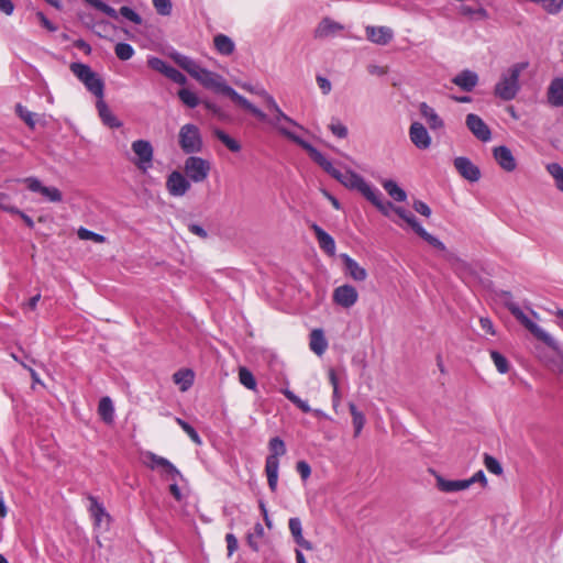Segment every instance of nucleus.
Returning a JSON list of instances; mask_svg holds the SVG:
<instances>
[{"mask_svg": "<svg viewBox=\"0 0 563 563\" xmlns=\"http://www.w3.org/2000/svg\"><path fill=\"white\" fill-rule=\"evenodd\" d=\"M283 395L291 401L295 406H297L303 412H310L312 409L308 405L307 401L300 399L297 395H295L290 389L285 388L282 389Z\"/></svg>", "mask_w": 563, "mask_h": 563, "instance_id": "obj_44", "label": "nucleus"}, {"mask_svg": "<svg viewBox=\"0 0 563 563\" xmlns=\"http://www.w3.org/2000/svg\"><path fill=\"white\" fill-rule=\"evenodd\" d=\"M239 380L240 383L246 387L247 389L255 390L256 389V379L252 372L246 367L239 368Z\"/></svg>", "mask_w": 563, "mask_h": 563, "instance_id": "obj_42", "label": "nucleus"}, {"mask_svg": "<svg viewBox=\"0 0 563 563\" xmlns=\"http://www.w3.org/2000/svg\"><path fill=\"white\" fill-rule=\"evenodd\" d=\"M527 67L528 63L521 62L504 70L495 85L494 95L504 101L515 99L520 90L519 77Z\"/></svg>", "mask_w": 563, "mask_h": 563, "instance_id": "obj_3", "label": "nucleus"}, {"mask_svg": "<svg viewBox=\"0 0 563 563\" xmlns=\"http://www.w3.org/2000/svg\"><path fill=\"white\" fill-rule=\"evenodd\" d=\"M545 169L553 178L556 189L563 192V167L558 163H549Z\"/></svg>", "mask_w": 563, "mask_h": 563, "instance_id": "obj_38", "label": "nucleus"}, {"mask_svg": "<svg viewBox=\"0 0 563 563\" xmlns=\"http://www.w3.org/2000/svg\"><path fill=\"white\" fill-rule=\"evenodd\" d=\"M269 451H271V454L268 456H275V459L283 456L286 453V446H285L284 441L277 437L271 439Z\"/></svg>", "mask_w": 563, "mask_h": 563, "instance_id": "obj_47", "label": "nucleus"}, {"mask_svg": "<svg viewBox=\"0 0 563 563\" xmlns=\"http://www.w3.org/2000/svg\"><path fill=\"white\" fill-rule=\"evenodd\" d=\"M548 101L554 107H563V78H554L548 88Z\"/></svg>", "mask_w": 563, "mask_h": 563, "instance_id": "obj_26", "label": "nucleus"}, {"mask_svg": "<svg viewBox=\"0 0 563 563\" xmlns=\"http://www.w3.org/2000/svg\"><path fill=\"white\" fill-rule=\"evenodd\" d=\"M147 65L148 67H151L152 69L163 74V75H166L167 71L169 70L170 66L168 64H166L163 59L158 58V57H151L147 59Z\"/></svg>", "mask_w": 563, "mask_h": 563, "instance_id": "obj_52", "label": "nucleus"}, {"mask_svg": "<svg viewBox=\"0 0 563 563\" xmlns=\"http://www.w3.org/2000/svg\"><path fill=\"white\" fill-rule=\"evenodd\" d=\"M194 372L191 369H179L173 375V380L181 391L188 390L194 384Z\"/></svg>", "mask_w": 563, "mask_h": 563, "instance_id": "obj_31", "label": "nucleus"}, {"mask_svg": "<svg viewBox=\"0 0 563 563\" xmlns=\"http://www.w3.org/2000/svg\"><path fill=\"white\" fill-rule=\"evenodd\" d=\"M156 11L162 15H169L172 12L170 0H152Z\"/></svg>", "mask_w": 563, "mask_h": 563, "instance_id": "obj_54", "label": "nucleus"}, {"mask_svg": "<svg viewBox=\"0 0 563 563\" xmlns=\"http://www.w3.org/2000/svg\"><path fill=\"white\" fill-rule=\"evenodd\" d=\"M332 300L335 305L350 309L357 302L358 292L354 286L345 284L334 288Z\"/></svg>", "mask_w": 563, "mask_h": 563, "instance_id": "obj_12", "label": "nucleus"}, {"mask_svg": "<svg viewBox=\"0 0 563 563\" xmlns=\"http://www.w3.org/2000/svg\"><path fill=\"white\" fill-rule=\"evenodd\" d=\"M343 264L345 274L355 282H364L367 278V272L364 267L360 266L358 263L350 257L347 254L340 255Z\"/></svg>", "mask_w": 563, "mask_h": 563, "instance_id": "obj_21", "label": "nucleus"}, {"mask_svg": "<svg viewBox=\"0 0 563 563\" xmlns=\"http://www.w3.org/2000/svg\"><path fill=\"white\" fill-rule=\"evenodd\" d=\"M494 158L498 165L506 172H512L516 169V159L511 151L506 146H497L494 148Z\"/></svg>", "mask_w": 563, "mask_h": 563, "instance_id": "obj_23", "label": "nucleus"}, {"mask_svg": "<svg viewBox=\"0 0 563 563\" xmlns=\"http://www.w3.org/2000/svg\"><path fill=\"white\" fill-rule=\"evenodd\" d=\"M242 89L251 92V93H254V95H257L258 97H261L268 111L271 113H276L277 118L276 119H284V120H288L286 117H285V112L280 109V107L277 104L276 100L274 99V97L272 95H269L265 89L263 88H256L250 84H243L242 86Z\"/></svg>", "mask_w": 563, "mask_h": 563, "instance_id": "obj_17", "label": "nucleus"}, {"mask_svg": "<svg viewBox=\"0 0 563 563\" xmlns=\"http://www.w3.org/2000/svg\"><path fill=\"white\" fill-rule=\"evenodd\" d=\"M465 124L467 129L482 142H488L492 139V132L488 125L477 114L466 115Z\"/></svg>", "mask_w": 563, "mask_h": 563, "instance_id": "obj_16", "label": "nucleus"}, {"mask_svg": "<svg viewBox=\"0 0 563 563\" xmlns=\"http://www.w3.org/2000/svg\"><path fill=\"white\" fill-rule=\"evenodd\" d=\"M98 412L104 422L111 423L113 421L114 408L109 397L101 398L98 406Z\"/></svg>", "mask_w": 563, "mask_h": 563, "instance_id": "obj_36", "label": "nucleus"}, {"mask_svg": "<svg viewBox=\"0 0 563 563\" xmlns=\"http://www.w3.org/2000/svg\"><path fill=\"white\" fill-rule=\"evenodd\" d=\"M506 307L511 314L538 340L542 341L545 345L554 352L560 353L558 342L536 322H533L515 302H507Z\"/></svg>", "mask_w": 563, "mask_h": 563, "instance_id": "obj_4", "label": "nucleus"}, {"mask_svg": "<svg viewBox=\"0 0 563 563\" xmlns=\"http://www.w3.org/2000/svg\"><path fill=\"white\" fill-rule=\"evenodd\" d=\"M227 547H228V555L231 556L238 549V539L234 534L228 533L225 536Z\"/></svg>", "mask_w": 563, "mask_h": 563, "instance_id": "obj_62", "label": "nucleus"}, {"mask_svg": "<svg viewBox=\"0 0 563 563\" xmlns=\"http://www.w3.org/2000/svg\"><path fill=\"white\" fill-rule=\"evenodd\" d=\"M89 500H90L89 510H90L91 516L95 519V525L101 526L102 520L103 519L108 520L109 515L106 512L103 506L101 504H99L96 498L90 497Z\"/></svg>", "mask_w": 563, "mask_h": 563, "instance_id": "obj_39", "label": "nucleus"}, {"mask_svg": "<svg viewBox=\"0 0 563 563\" xmlns=\"http://www.w3.org/2000/svg\"><path fill=\"white\" fill-rule=\"evenodd\" d=\"M85 1L88 2L90 5H92L93 8L100 10L108 16L113 18V19L118 18L117 11L113 8H111L110 5L103 3L102 1H100V0H85Z\"/></svg>", "mask_w": 563, "mask_h": 563, "instance_id": "obj_50", "label": "nucleus"}, {"mask_svg": "<svg viewBox=\"0 0 563 563\" xmlns=\"http://www.w3.org/2000/svg\"><path fill=\"white\" fill-rule=\"evenodd\" d=\"M165 76L179 85H185L187 82L186 76L172 66Z\"/></svg>", "mask_w": 563, "mask_h": 563, "instance_id": "obj_57", "label": "nucleus"}, {"mask_svg": "<svg viewBox=\"0 0 563 563\" xmlns=\"http://www.w3.org/2000/svg\"><path fill=\"white\" fill-rule=\"evenodd\" d=\"M278 468V459H275V456H267L265 464V473L267 476L268 487L272 492H275L277 489Z\"/></svg>", "mask_w": 563, "mask_h": 563, "instance_id": "obj_29", "label": "nucleus"}, {"mask_svg": "<svg viewBox=\"0 0 563 563\" xmlns=\"http://www.w3.org/2000/svg\"><path fill=\"white\" fill-rule=\"evenodd\" d=\"M178 98L189 108H195L199 104L197 95L187 88H183L178 91Z\"/></svg>", "mask_w": 563, "mask_h": 563, "instance_id": "obj_43", "label": "nucleus"}, {"mask_svg": "<svg viewBox=\"0 0 563 563\" xmlns=\"http://www.w3.org/2000/svg\"><path fill=\"white\" fill-rule=\"evenodd\" d=\"M179 146L187 154L199 153L202 150V139L199 129L194 124H185L179 130Z\"/></svg>", "mask_w": 563, "mask_h": 563, "instance_id": "obj_7", "label": "nucleus"}, {"mask_svg": "<svg viewBox=\"0 0 563 563\" xmlns=\"http://www.w3.org/2000/svg\"><path fill=\"white\" fill-rule=\"evenodd\" d=\"M288 526H289L290 533L294 537V539L298 545H300L303 549L309 550V551L313 549L311 542L306 540L302 536L301 521L299 518H290Z\"/></svg>", "mask_w": 563, "mask_h": 563, "instance_id": "obj_30", "label": "nucleus"}, {"mask_svg": "<svg viewBox=\"0 0 563 563\" xmlns=\"http://www.w3.org/2000/svg\"><path fill=\"white\" fill-rule=\"evenodd\" d=\"M0 209L9 213L19 212V209L11 205L10 196L4 192H0Z\"/></svg>", "mask_w": 563, "mask_h": 563, "instance_id": "obj_56", "label": "nucleus"}, {"mask_svg": "<svg viewBox=\"0 0 563 563\" xmlns=\"http://www.w3.org/2000/svg\"><path fill=\"white\" fill-rule=\"evenodd\" d=\"M492 360L499 373L505 374L509 369L508 361L500 353L493 351L490 353Z\"/></svg>", "mask_w": 563, "mask_h": 563, "instance_id": "obj_48", "label": "nucleus"}, {"mask_svg": "<svg viewBox=\"0 0 563 563\" xmlns=\"http://www.w3.org/2000/svg\"><path fill=\"white\" fill-rule=\"evenodd\" d=\"M445 258L451 263L453 268L456 272H459V273L462 272L466 267V263L465 262H463L462 260L455 257L451 253H445Z\"/></svg>", "mask_w": 563, "mask_h": 563, "instance_id": "obj_60", "label": "nucleus"}, {"mask_svg": "<svg viewBox=\"0 0 563 563\" xmlns=\"http://www.w3.org/2000/svg\"><path fill=\"white\" fill-rule=\"evenodd\" d=\"M145 457L147 460V466L151 467L152 470H161L162 476L166 481H170L173 483L177 482L178 478H184L178 468L167 459L159 456L153 452H146Z\"/></svg>", "mask_w": 563, "mask_h": 563, "instance_id": "obj_9", "label": "nucleus"}, {"mask_svg": "<svg viewBox=\"0 0 563 563\" xmlns=\"http://www.w3.org/2000/svg\"><path fill=\"white\" fill-rule=\"evenodd\" d=\"M257 120H260L261 122H264V123H267L269 124L273 129H275L279 134H282L283 136H285L286 139L290 140L291 141V137L287 134H291V135H297L294 131L290 130V128H297V129H300V130H303V126L300 125L298 122H296L292 118H290L289 115H287L285 113V117L288 119V120H284V119H276L277 115L276 113H272V115H267L264 111L261 110V115H257V114H253Z\"/></svg>", "mask_w": 563, "mask_h": 563, "instance_id": "obj_10", "label": "nucleus"}, {"mask_svg": "<svg viewBox=\"0 0 563 563\" xmlns=\"http://www.w3.org/2000/svg\"><path fill=\"white\" fill-rule=\"evenodd\" d=\"M310 228L314 232L319 247L328 255L333 256L335 254V242L333 238L316 223H312Z\"/></svg>", "mask_w": 563, "mask_h": 563, "instance_id": "obj_22", "label": "nucleus"}, {"mask_svg": "<svg viewBox=\"0 0 563 563\" xmlns=\"http://www.w3.org/2000/svg\"><path fill=\"white\" fill-rule=\"evenodd\" d=\"M296 468L302 479H307L311 474V468H310L309 464L306 463L305 461H299L297 463Z\"/></svg>", "mask_w": 563, "mask_h": 563, "instance_id": "obj_63", "label": "nucleus"}, {"mask_svg": "<svg viewBox=\"0 0 563 563\" xmlns=\"http://www.w3.org/2000/svg\"><path fill=\"white\" fill-rule=\"evenodd\" d=\"M166 188L170 196L181 197L190 189V183L186 175L174 170L167 177Z\"/></svg>", "mask_w": 563, "mask_h": 563, "instance_id": "obj_14", "label": "nucleus"}, {"mask_svg": "<svg viewBox=\"0 0 563 563\" xmlns=\"http://www.w3.org/2000/svg\"><path fill=\"white\" fill-rule=\"evenodd\" d=\"M437 487L443 493H454L467 489L470 487V483L465 482V479L450 481L445 479L442 476L438 475Z\"/></svg>", "mask_w": 563, "mask_h": 563, "instance_id": "obj_28", "label": "nucleus"}, {"mask_svg": "<svg viewBox=\"0 0 563 563\" xmlns=\"http://www.w3.org/2000/svg\"><path fill=\"white\" fill-rule=\"evenodd\" d=\"M365 33L367 40L377 45H386L394 37L393 30L387 26H366Z\"/></svg>", "mask_w": 563, "mask_h": 563, "instance_id": "obj_20", "label": "nucleus"}, {"mask_svg": "<svg viewBox=\"0 0 563 563\" xmlns=\"http://www.w3.org/2000/svg\"><path fill=\"white\" fill-rule=\"evenodd\" d=\"M382 186L394 200L402 202L407 199L406 191L400 188L394 180H384Z\"/></svg>", "mask_w": 563, "mask_h": 563, "instance_id": "obj_34", "label": "nucleus"}, {"mask_svg": "<svg viewBox=\"0 0 563 563\" xmlns=\"http://www.w3.org/2000/svg\"><path fill=\"white\" fill-rule=\"evenodd\" d=\"M349 410L352 416L354 437H358L365 424V416L356 408V406L353 402L349 404Z\"/></svg>", "mask_w": 563, "mask_h": 563, "instance_id": "obj_37", "label": "nucleus"}, {"mask_svg": "<svg viewBox=\"0 0 563 563\" xmlns=\"http://www.w3.org/2000/svg\"><path fill=\"white\" fill-rule=\"evenodd\" d=\"M98 114L102 123L111 129H117L122 125V122L112 113L103 99H99L96 103Z\"/></svg>", "mask_w": 563, "mask_h": 563, "instance_id": "obj_24", "label": "nucleus"}, {"mask_svg": "<svg viewBox=\"0 0 563 563\" xmlns=\"http://www.w3.org/2000/svg\"><path fill=\"white\" fill-rule=\"evenodd\" d=\"M365 198L368 201H371L386 217H389L390 211H394L400 219L408 223L420 238H422L433 247L445 252L444 244L439 239L428 233L420 225V223L417 221L416 217L411 212L405 210L401 207L394 206L390 201H385L383 199L382 192L378 189L373 188L372 194H368Z\"/></svg>", "mask_w": 563, "mask_h": 563, "instance_id": "obj_2", "label": "nucleus"}, {"mask_svg": "<svg viewBox=\"0 0 563 563\" xmlns=\"http://www.w3.org/2000/svg\"><path fill=\"white\" fill-rule=\"evenodd\" d=\"M78 236L81 240H91L97 243H103L106 241V238L103 235L89 231L85 228H80L78 230Z\"/></svg>", "mask_w": 563, "mask_h": 563, "instance_id": "obj_53", "label": "nucleus"}, {"mask_svg": "<svg viewBox=\"0 0 563 563\" xmlns=\"http://www.w3.org/2000/svg\"><path fill=\"white\" fill-rule=\"evenodd\" d=\"M419 110L421 117L426 120L431 130H439L443 128V120L438 115L433 108L422 102Z\"/></svg>", "mask_w": 563, "mask_h": 563, "instance_id": "obj_27", "label": "nucleus"}, {"mask_svg": "<svg viewBox=\"0 0 563 563\" xmlns=\"http://www.w3.org/2000/svg\"><path fill=\"white\" fill-rule=\"evenodd\" d=\"M328 347L327 340L320 329H314L310 334V349L317 354L322 355Z\"/></svg>", "mask_w": 563, "mask_h": 563, "instance_id": "obj_33", "label": "nucleus"}, {"mask_svg": "<svg viewBox=\"0 0 563 563\" xmlns=\"http://www.w3.org/2000/svg\"><path fill=\"white\" fill-rule=\"evenodd\" d=\"M264 534L265 532L263 526L261 523H256L254 526L253 532L249 533L246 537L249 547L257 552L260 550L258 540L262 539Z\"/></svg>", "mask_w": 563, "mask_h": 563, "instance_id": "obj_41", "label": "nucleus"}, {"mask_svg": "<svg viewBox=\"0 0 563 563\" xmlns=\"http://www.w3.org/2000/svg\"><path fill=\"white\" fill-rule=\"evenodd\" d=\"M331 176L340 181L344 187L360 191L364 197L372 194V189L374 188L366 183L361 175L350 169L341 172L335 168Z\"/></svg>", "mask_w": 563, "mask_h": 563, "instance_id": "obj_6", "label": "nucleus"}, {"mask_svg": "<svg viewBox=\"0 0 563 563\" xmlns=\"http://www.w3.org/2000/svg\"><path fill=\"white\" fill-rule=\"evenodd\" d=\"M70 70L82 84L95 73L88 65L81 63L70 64Z\"/></svg>", "mask_w": 563, "mask_h": 563, "instance_id": "obj_40", "label": "nucleus"}, {"mask_svg": "<svg viewBox=\"0 0 563 563\" xmlns=\"http://www.w3.org/2000/svg\"><path fill=\"white\" fill-rule=\"evenodd\" d=\"M412 208L415 209V211L424 216L426 218H429L431 216V209L427 203H424L421 200H415Z\"/></svg>", "mask_w": 563, "mask_h": 563, "instance_id": "obj_61", "label": "nucleus"}, {"mask_svg": "<svg viewBox=\"0 0 563 563\" xmlns=\"http://www.w3.org/2000/svg\"><path fill=\"white\" fill-rule=\"evenodd\" d=\"M16 112L19 114V117L30 126V128H34L35 126V121L33 119L34 114L32 112H30L27 109H25L24 107H22L21 104H18L16 106Z\"/></svg>", "mask_w": 563, "mask_h": 563, "instance_id": "obj_55", "label": "nucleus"}, {"mask_svg": "<svg viewBox=\"0 0 563 563\" xmlns=\"http://www.w3.org/2000/svg\"><path fill=\"white\" fill-rule=\"evenodd\" d=\"M330 131L338 137L344 139L347 136V128L341 122H332L329 125Z\"/></svg>", "mask_w": 563, "mask_h": 563, "instance_id": "obj_58", "label": "nucleus"}, {"mask_svg": "<svg viewBox=\"0 0 563 563\" xmlns=\"http://www.w3.org/2000/svg\"><path fill=\"white\" fill-rule=\"evenodd\" d=\"M317 84L323 95H328L332 89V85H331L330 80L327 79L325 77L317 76Z\"/></svg>", "mask_w": 563, "mask_h": 563, "instance_id": "obj_64", "label": "nucleus"}, {"mask_svg": "<svg viewBox=\"0 0 563 563\" xmlns=\"http://www.w3.org/2000/svg\"><path fill=\"white\" fill-rule=\"evenodd\" d=\"M454 167L457 173L468 181L475 183L481 178L479 168L467 157L460 156L454 159Z\"/></svg>", "mask_w": 563, "mask_h": 563, "instance_id": "obj_18", "label": "nucleus"}, {"mask_svg": "<svg viewBox=\"0 0 563 563\" xmlns=\"http://www.w3.org/2000/svg\"><path fill=\"white\" fill-rule=\"evenodd\" d=\"M210 170L211 163L199 156H189L184 164L185 175L194 183L205 181Z\"/></svg>", "mask_w": 563, "mask_h": 563, "instance_id": "obj_8", "label": "nucleus"}, {"mask_svg": "<svg viewBox=\"0 0 563 563\" xmlns=\"http://www.w3.org/2000/svg\"><path fill=\"white\" fill-rule=\"evenodd\" d=\"M175 421L196 444H201V439L199 434L189 423H187L185 420L180 418H176Z\"/></svg>", "mask_w": 563, "mask_h": 563, "instance_id": "obj_49", "label": "nucleus"}, {"mask_svg": "<svg viewBox=\"0 0 563 563\" xmlns=\"http://www.w3.org/2000/svg\"><path fill=\"white\" fill-rule=\"evenodd\" d=\"M85 87L99 99L103 98L104 84L97 73L84 82Z\"/></svg>", "mask_w": 563, "mask_h": 563, "instance_id": "obj_35", "label": "nucleus"}, {"mask_svg": "<svg viewBox=\"0 0 563 563\" xmlns=\"http://www.w3.org/2000/svg\"><path fill=\"white\" fill-rule=\"evenodd\" d=\"M120 14L135 24H141L142 22L141 16L129 7H122L120 9Z\"/></svg>", "mask_w": 563, "mask_h": 563, "instance_id": "obj_59", "label": "nucleus"}, {"mask_svg": "<svg viewBox=\"0 0 563 563\" xmlns=\"http://www.w3.org/2000/svg\"><path fill=\"white\" fill-rule=\"evenodd\" d=\"M453 84L459 86L464 91H471L478 82V76L476 73L465 69L457 74L453 79Z\"/></svg>", "mask_w": 563, "mask_h": 563, "instance_id": "obj_25", "label": "nucleus"}, {"mask_svg": "<svg viewBox=\"0 0 563 563\" xmlns=\"http://www.w3.org/2000/svg\"><path fill=\"white\" fill-rule=\"evenodd\" d=\"M114 53L119 59L129 60L134 55V49L128 43H118L114 47Z\"/></svg>", "mask_w": 563, "mask_h": 563, "instance_id": "obj_46", "label": "nucleus"}, {"mask_svg": "<svg viewBox=\"0 0 563 563\" xmlns=\"http://www.w3.org/2000/svg\"><path fill=\"white\" fill-rule=\"evenodd\" d=\"M22 181L29 190L41 194L51 202H59L63 199L62 192L56 187H46L35 177H26Z\"/></svg>", "mask_w": 563, "mask_h": 563, "instance_id": "obj_13", "label": "nucleus"}, {"mask_svg": "<svg viewBox=\"0 0 563 563\" xmlns=\"http://www.w3.org/2000/svg\"><path fill=\"white\" fill-rule=\"evenodd\" d=\"M214 135L219 141H221L230 151L239 152L241 150V145L238 141L232 139L229 134L221 130H216Z\"/></svg>", "mask_w": 563, "mask_h": 563, "instance_id": "obj_45", "label": "nucleus"}, {"mask_svg": "<svg viewBox=\"0 0 563 563\" xmlns=\"http://www.w3.org/2000/svg\"><path fill=\"white\" fill-rule=\"evenodd\" d=\"M131 150L134 154L131 162L140 172L147 173L153 165L154 148L152 144L146 140H136L132 142Z\"/></svg>", "mask_w": 563, "mask_h": 563, "instance_id": "obj_5", "label": "nucleus"}, {"mask_svg": "<svg viewBox=\"0 0 563 563\" xmlns=\"http://www.w3.org/2000/svg\"><path fill=\"white\" fill-rule=\"evenodd\" d=\"M344 30V25L330 18H323L313 31L317 40H327L338 36Z\"/></svg>", "mask_w": 563, "mask_h": 563, "instance_id": "obj_15", "label": "nucleus"}, {"mask_svg": "<svg viewBox=\"0 0 563 563\" xmlns=\"http://www.w3.org/2000/svg\"><path fill=\"white\" fill-rule=\"evenodd\" d=\"M287 134L291 137V141L294 143H296L297 145H299L300 147H302L309 154L310 158L314 163H317L320 167H322L324 172H327L329 175H331L333 173L335 167H333L331 162L329 159H327L325 156L321 152H319L311 144H309L308 142L302 140L300 136L291 135L289 133H287Z\"/></svg>", "mask_w": 563, "mask_h": 563, "instance_id": "obj_11", "label": "nucleus"}, {"mask_svg": "<svg viewBox=\"0 0 563 563\" xmlns=\"http://www.w3.org/2000/svg\"><path fill=\"white\" fill-rule=\"evenodd\" d=\"M175 63L186 70L192 78L199 81L205 88L228 96L233 102L242 107L251 114L261 115V109L250 102L246 98L238 93L233 88L227 85L225 79L213 71L199 66L188 56L176 54L173 56Z\"/></svg>", "mask_w": 563, "mask_h": 563, "instance_id": "obj_1", "label": "nucleus"}, {"mask_svg": "<svg viewBox=\"0 0 563 563\" xmlns=\"http://www.w3.org/2000/svg\"><path fill=\"white\" fill-rule=\"evenodd\" d=\"M484 464L486 468L495 475H500L503 473L500 463L489 454L484 455Z\"/></svg>", "mask_w": 563, "mask_h": 563, "instance_id": "obj_51", "label": "nucleus"}, {"mask_svg": "<svg viewBox=\"0 0 563 563\" xmlns=\"http://www.w3.org/2000/svg\"><path fill=\"white\" fill-rule=\"evenodd\" d=\"M409 136L415 146L420 150H427L431 145V137L424 125L420 122H413L410 125Z\"/></svg>", "mask_w": 563, "mask_h": 563, "instance_id": "obj_19", "label": "nucleus"}, {"mask_svg": "<svg viewBox=\"0 0 563 563\" xmlns=\"http://www.w3.org/2000/svg\"><path fill=\"white\" fill-rule=\"evenodd\" d=\"M213 44L218 53L221 55L229 56L231 55L235 49L234 42L224 34H218L213 38Z\"/></svg>", "mask_w": 563, "mask_h": 563, "instance_id": "obj_32", "label": "nucleus"}]
</instances>
